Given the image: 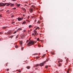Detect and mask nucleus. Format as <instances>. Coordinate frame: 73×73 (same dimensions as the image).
I'll return each mask as SVG.
<instances>
[{
	"mask_svg": "<svg viewBox=\"0 0 73 73\" xmlns=\"http://www.w3.org/2000/svg\"><path fill=\"white\" fill-rule=\"evenodd\" d=\"M35 44V43H34V42L33 41H32L31 40L29 42V43L28 44V45L29 46H31V45H33Z\"/></svg>",
	"mask_w": 73,
	"mask_h": 73,
	"instance_id": "f257e3e1",
	"label": "nucleus"
},
{
	"mask_svg": "<svg viewBox=\"0 0 73 73\" xmlns=\"http://www.w3.org/2000/svg\"><path fill=\"white\" fill-rule=\"evenodd\" d=\"M47 61H48V60H47L45 61L44 62H43V63H40V66H44V63H45V62H46Z\"/></svg>",
	"mask_w": 73,
	"mask_h": 73,
	"instance_id": "f03ea898",
	"label": "nucleus"
},
{
	"mask_svg": "<svg viewBox=\"0 0 73 73\" xmlns=\"http://www.w3.org/2000/svg\"><path fill=\"white\" fill-rule=\"evenodd\" d=\"M4 3H0V7H4Z\"/></svg>",
	"mask_w": 73,
	"mask_h": 73,
	"instance_id": "7ed1b4c3",
	"label": "nucleus"
},
{
	"mask_svg": "<svg viewBox=\"0 0 73 73\" xmlns=\"http://www.w3.org/2000/svg\"><path fill=\"white\" fill-rule=\"evenodd\" d=\"M11 4V3H4V6H5V5H6L7 6H9V5H10Z\"/></svg>",
	"mask_w": 73,
	"mask_h": 73,
	"instance_id": "20e7f679",
	"label": "nucleus"
},
{
	"mask_svg": "<svg viewBox=\"0 0 73 73\" xmlns=\"http://www.w3.org/2000/svg\"><path fill=\"white\" fill-rule=\"evenodd\" d=\"M11 33V31H9L7 33H5V35H10Z\"/></svg>",
	"mask_w": 73,
	"mask_h": 73,
	"instance_id": "39448f33",
	"label": "nucleus"
},
{
	"mask_svg": "<svg viewBox=\"0 0 73 73\" xmlns=\"http://www.w3.org/2000/svg\"><path fill=\"white\" fill-rule=\"evenodd\" d=\"M29 11L30 12H31V13H32V12H33V8H30L29 10Z\"/></svg>",
	"mask_w": 73,
	"mask_h": 73,
	"instance_id": "423d86ee",
	"label": "nucleus"
},
{
	"mask_svg": "<svg viewBox=\"0 0 73 73\" xmlns=\"http://www.w3.org/2000/svg\"><path fill=\"white\" fill-rule=\"evenodd\" d=\"M17 19L18 21H21V18H17Z\"/></svg>",
	"mask_w": 73,
	"mask_h": 73,
	"instance_id": "0eeeda50",
	"label": "nucleus"
},
{
	"mask_svg": "<svg viewBox=\"0 0 73 73\" xmlns=\"http://www.w3.org/2000/svg\"><path fill=\"white\" fill-rule=\"evenodd\" d=\"M45 54L43 55L42 57V58H43L45 56Z\"/></svg>",
	"mask_w": 73,
	"mask_h": 73,
	"instance_id": "6e6552de",
	"label": "nucleus"
},
{
	"mask_svg": "<svg viewBox=\"0 0 73 73\" xmlns=\"http://www.w3.org/2000/svg\"><path fill=\"white\" fill-rule=\"evenodd\" d=\"M20 44V45H22V44H23V41H21L20 42H19Z\"/></svg>",
	"mask_w": 73,
	"mask_h": 73,
	"instance_id": "1a4fd4ad",
	"label": "nucleus"
},
{
	"mask_svg": "<svg viewBox=\"0 0 73 73\" xmlns=\"http://www.w3.org/2000/svg\"><path fill=\"white\" fill-rule=\"evenodd\" d=\"M26 68L28 69H30V68H31V67H30V66H28Z\"/></svg>",
	"mask_w": 73,
	"mask_h": 73,
	"instance_id": "9d476101",
	"label": "nucleus"
},
{
	"mask_svg": "<svg viewBox=\"0 0 73 73\" xmlns=\"http://www.w3.org/2000/svg\"><path fill=\"white\" fill-rule=\"evenodd\" d=\"M21 36H22V37H25V34H23L22 35H21Z\"/></svg>",
	"mask_w": 73,
	"mask_h": 73,
	"instance_id": "9b49d317",
	"label": "nucleus"
},
{
	"mask_svg": "<svg viewBox=\"0 0 73 73\" xmlns=\"http://www.w3.org/2000/svg\"><path fill=\"white\" fill-rule=\"evenodd\" d=\"M59 61H60V62H62V60L60 59H59Z\"/></svg>",
	"mask_w": 73,
	"mask_h": 73,
	"instance_id": "f8f14e48",
	"label": "nucleus"
},
{
	"mask_svg": "<svg viewBox=\"0 0 73 73\" xmlns=\"http://www.w3.org/2000/svg\"><path fill=\"white\" fill-rule=\"evenodd\" d=\"M35 66L36 67H37V66H39V65L38 64H36L35 65Z\"/></svg>",
	"mask_w": 73,
	"mask_h": 73,
	"instance_id": "ddd939ff",
	"label": "nucleus"
},
{
	"mask_svg": "<svg viewBox=\"0 0 73 73\" xmlns=\"http://www.w3.org/2000/svg\"><path fill=\"white\" fill-rule=\"evenodd\" d=\"M23 9L24 10V12H26V10H25V8H23Z\"/></svg>",
	"mask_w": 73,
	"mask_h": 73,
	"instance_id": "4468645a",
	"label": "nucleus"
},
{
	"mask_svg": "<svg viewBox=\"0 0 73 73\" xmlns=\"http://www.w3.org/2000/svg\"><path fill=\"white\" fill-rule=\"evenodd\" d=\"M17 71H18V72H19V73H20V72H21V70H17Z\"/></svg>",
	"mask_w": 73,
	"mask_h": 73,
	"instance_id": "2eb2a0df",
	"label": "nucleus"
},
{
	"mask_svg": "<svg viewBox=\"0 0 73 73\" xmlns=\"http://www.w3.org/2000/svg\"><path fill=\"white\" fill-rule=\"evenodd\" d=\"M20 5H21L20 4H18L17 6V7H19L20 6Z\"/></svg>",
	"mask_w": 73,
	"mask_h": 73,
	"instance_id": "dca6fc26",
	"label": "nucleus"
},
{
	"mask_svg": "<svg viewBox=\"0 0 73 73\" xmlns=\"http://www.w3.org/2000/svg\"><path fill=\"white\" fill-rule=\"evenodd\" d=\"M34 33L35 34H36L37 31H35V30H34Z\"/></svg>",
	"mask_w": 73,
	"mask_h": 73,
	"instance_id": "f3484780",
	"label": "nucleus"
},
{
	"mask_svg": "<svg viewBox=\"0 0 73 73\" xmlns=\"http://www.w3.org/2000/svg\"><path fill=\"white\" fill-rule=\"evenodd\" d=\"M21 38L22 39H24V38H24L25 36H21Z\"/></svg>",
	"mask_w": 73,
	"mask_h": 73,
	"instance_id": "a211bd4d",
	"label": "nucleus"
},
{
	"mask_svg": "<svg viewBox=\"0 0 73 73\" xmlns=\"http://www.w3.org/2000/svg\"><path fill=\"white\" fill-rule=\"evenodd\" d=\"M14 4H11V5H10L11 7H13V6Z\"/></svg>",
	"mask_w": 73,
	"mask_h": 73,
	"instance_id": "6ab92c4d",
	"label": "nucleus"
},
{
	"mask_svg": "<svg viewBox=\"0 0 73 73\" xmlns=\"http://www.w3.org/2000/svg\"><path fill=\"white\" fill-rule=\"evenodd\" d=\"M26 22L25 21H24L23 22V23H22V24H25Z\"/></svg>",
	"mask_w": 73,
	"mask_h": 73,
	"instance_id": "aec40b11",
	"label": "nucleus"
},
{
	"mask_svg": "<svg viewBox=\"0 0 73 73\" xmlns=\"http://www.w3.org/2000/svg\"><path fill=\"white\" fill-rule=\"evenodd\" d=\"M32 7H33V8H35V6L34 5H32Z\"/></svg>",
	"mask_w": 73,
	"mask_h": 73,
	"instance_id": "412c9836",
	"label": "nucleus"
},
{
	"mask_svg": "<svg viewBox=\"0 0 73 73\" xmlns=\"http://www.w3.org/2000/svg\"><path fill=\"white\" fill-rule=\"evenodd\" d=\"M16 48H18V46L17 45H16L15 46Z\"/></svg>",
	"mask_w": 73,
	"mask_h": 73,
	"instance_id": "4be33fe9",
	"label": "nucleus"
},
{
	"mask_svg": "<svg viewBox=\"0 0 73 73\" xmlns=\"http://www.w3.org/2000/svg\"><path fill=\"white\" fill-rule=\"evenodd\" d=\"M61 63H59V66H61Z\"/></svg>",
	"mask_w": 73,
	"mask_h": 73,
	"instance_id": "5701e85b",
	"label": "nucleus"
},
{
	"mask_svg": "<svg viewBox=\"0 0 73 73\" xmlns=\"http://www.w3.org/2000/svg\"><path fill=\"white\" fill-rule=\"evenodd\" d=\"M51 53L52 54H55L53 52H51Z\"/></svg>",
	"mask_w": 73,
	"mask_h": 73,
	"instance_id": "b1692460",
	"label": "nucleus"
},
{
	"mask_svg": "<svg viewBox=\"0 0 73 73\" xmlns=\"http://www.w3.org/2000/svg\"><path fill=\"white\" fill-rule=\"evenodd\" d=\"M22 29L21 28H19L18 29V30L20 31V30H21Z\"/></svg>",
	"mask_w": 73,
	"mask_h": 73,
	"instance_id": "393cba45",
	"label": "nucleus"
},
{
	"mask_svg": "<svg viewBox=\"0 0 73 73\" xmlns=\"http://www.w3.org/2000/svg\"><path fill=\"white\" fill-rule=\"evenodd\" d=\"M18 36H19V35H18L16 37V39H17V38Z\"/></svg>",
	"mask_w": 73,
	"mask_h": 73,
	"instance_id": "a878e982",
	"label": "nucleus"
},
{
	"mask_svg": "<svg viewBox=\"0 0 73 73\" xmlns=\"http://www.w3.org/2000/svg\"><path fill=\"white\" fill-rule=\"evenodd\" d=\"M70 70V69L68 68V70L67 72V73H69V71Z\"/></svg>",
	"mask_w": 73,
	"mask_h": 73,
	"instance_id": "bb28decb",
	"label": "nucleus"
},
{
	"mask_svg": "<svg viewBox=\"0 0 73 73\" xmlns=\"http://www.w3.org/2000/svg\"><path fill=\"white\" fill-rule=\"evenodd\" d=\"M29 27L30 28H31V27H32V25H29Z\"/></svg>",
	"mask_w": 73,
	"mask_h": 73,
	"instance_id": "cd10ccee",
	"label": "nucleus"
},
{
	"mask_svg": "<svg viewBox=\"0 0 73 73\" xmlns=\"http://www.w3.org/2000/svg\"><path fill=\"white\" fill-rule=\"evenodd\" d=\"M0 17H3V16H2V14H1L0 15Z\"/></svg>",
	"mask_w": 73,
	"mask_h": 73,
	"instance_id": "c85d7f7f",
	"label": "nucleus"
},
{
	"mask_svg": "<svg viewBox=\"0 0 73 73\" xmlns=\"http://www.w3.org/2000/svg\"><path fill=\"white\" fill-rule=\"evenodd\" d=\"M48 66H46L45 67V68H46H46H48Z\"/></svg>",
	"mask_w": 73,
	"mask_h": 73,
	"instance_id": "c756f323",
	"label": "nucleus"
},
{
	"mask_svg": "<svg viewBox=\"0 0 73 73\" xmlns=\"http://www.w3.org/2000/svg\"><path fill=\"white\" fill-rule=\"evenodd\" d=\"M36 59H38V58H39V57H38V56H37V57H36Z\"/></svg>",
	"mask_w": 73,
	"mask_h": 73,
	"instance_id": "7c9ffc66",
	"label": "nucleus"
},
{
	"mask_svg": "<svg viewBox=\"0 0 73 73\" xmlns=\"http://www.w3.org/2000/svg\"><path fill=\"white\" fill-rule=\"evenodd\" d=\"M13 37V36H10L9 37H10V38H12V37Z\"/></svg>",
	"mask_w": 73,
	"mask_h": 73,
	"instance_id": "2f4dec72",
	"label": "nucleus"
},
{
	"mask_svg": "<svg viewBox=\"0 0 73 73\" xmlns=\"http://www.w3.org/2000/svg\"><path fill=\"white\" fill-rule=\"evenodd\" d=\"M7 28V27H3V28L4 29H5V28Z\"/></svg>",
	"mask_w": 73,
	"mask_h": 73,
	"instance_id": "473e14b6",
	"label": "nucleus"
},
{
	"mask_svg": "<svg viewBox=\"0 0 73 73\" xmlns=\"http://www.w3.org/2000/svg\"><path fill=\"white\" fill-rule=\"evenodd\" d=\"M38 23L39 24H40V21H38Z\"/></svg>",
	"mask_w": 73,
	"mask_h": 73,
	"instance_id": "72a5a7b5",
	"label": "nucleus"
},
{
	"mask_svg": "<svg viewBox=\"0 0 73 73\" xmlns=\"http://www.w3.org/2000/svg\"><path fill=\"white\" fill-rule=\"evenodd\" d=\"M16 33V31H15L13 33L14 34H15V33Z\"/></svg>",
	"mask_w": 73,
	"mask_h": 73,
	"instance_id": "f704fd0d",
	"label": "nucleus"
},
{
	"mask_svg": "<svg viewBox=\"0 0 73 73\" xmlns=\"http://www.w3.org/2000/svg\"><path fill=\"white\" fill-rule=\"evenodd\" d=\"M3 33L2 32H0V35H2L3 34Z\"/></svg>",
	"mask_w": 73,
	"mask_h": 73,
	"instance_id": "c9c22d12",
	"label": "nucleus"
},
{
	"mask_svg": "<svg viewBox=\"0 0 73 73\" xmlns=\"http://www.w3.org/2000/svg\"><path fill=\"white\" fill-rule=\"evenodd\" d=\"M37 29H40V28L38 27H37Z\"/></svg>",
	"mask_w": 73,
	"mask_h": 73,
	"instance_id": "e433bc0d",
	"label": "nucleus"
},
{
	"mask_svg": "<svg viewBox=\"0 0 73 73\" xmlns=\"http://www.w3.org/2000/svg\"><path fill=\"white\" fill-rule=\"evenodd\" d=\"M40 40V39H39V38H38L37 39V41H39Z\"/></svg>",
	"mask_w": 73,
	"mask_h": 73,
	"instance_id": "4c0bfd02",
	"label": "nucleus"
},
{
	"mask_svg": "<svg viewBox=\"0 0 73 73\" xmlns=\"http://www.w3.org/2000/svg\"><path fill=\"white\" fill-rule=\"evenodd\" d=\"M7 71H9V69H7Z\"/></svg>",
	"mask_w": 73,
	"mask_h": 73,
	"instance_id": "58836bf2",
	"label": "nucleus"
},
{
	"mask_svg": "<svg viewBox=\"0 0 73 73\" xmlns=\"http://www.w3.org/2000/svg\"><path fill=\"white\" fill-rule=\"evenodd\" d=\"M23 49H24V47H23V48H21V50H23Z\"/></svg>",
	"mask_w": 73,
	"mask_h": 73,
	"instance_id": "ea45409f",
	"label": "nucleus"
},
{
	"mask_svg": "<svg viewBox=\"0 0 73 73\" xmlns=\"http://www.w3.org/2000/svg\"><path fill=\"white\" fill-rule=\"evenodd\" d=\"M37 54L35 53V54H34V55H37Z\"/></svg>",
	"mask_w": 73,
	"mask_h": 73,
	"instance_id": "a19ab883",
	"label": "nucleus"
},
{
	"mask_svg": "<svg viewBox=\"0 0 73 73\" xmlns=\"http://www.w3.org/2000/svg\"><path fill=\"white\" fill-rule=\"evenodd\" d=\"M16 0H12V1H16Z\"/></svg>",
	"mask_w": 73,
	"mask_h": 73,
	"instance_id": "79ce46f5",
	"label": "nucleus"
},
{
	"mask_svg": "<svg viewBox=\"0 0 73 73\" xmlns=\"http://www.w3.org/2000/svg\"><path fill=\"white\" fill-rule=\"evenodd\" d=\"M16 9V7H15L14 8H13V9Z\"/></svg>",
	"mask_w": 73,
	"mask_h": 73,
	"instance_id": "37998d69",
	"label": "nucleus"
},
{
	"mask_svg": "<svg viewBox=\"0 0 73 73\" xmlns=\"http://www.w3.org/2000/svg\"><path fill=\"white\" fill-rule=\"evenodd\" d=\"M7 65H8V63H7V64H6V66H7Z\"/></svg>",
	"mask_w": 73,
	"mask_h": 73,
	"instance_id": "c03bdc74",
	"label": "nucleus"
},
{
	"mask_svg": "<svg viewBox=\"0 0 73 73\" xmlns=\"http://www.w3.org/2000/svg\"><path fill=\"white\" fill-rule=\"evenodd\" d=\"M14 16V15H12V16H11V17L12 18V17H13Z\"/></svg>",
	"mask_w": 73,
	"mask_h": 73,
	"instance_id": "a18cd8bd",
	"label": "nucleus"
},
{
	"mask_svg": "<svg viewBox=\"0 0 73 73\" xmlns=\"http://www.w3.org/2000/svg\"><path fill=\"white\" fill-rule=\"evenodd\" d=\"M28 41H29V40H27V42H28Z\"/></svg>",
	"mask_w": 73,
	"mask_h": 73,
	"instance_id": "49530a36",
	"label": "nucleus"
},
{
	"mask_svg": "<svg viewBox=\"0 0 73 73\" xmlns=\"http://www.w3.org/2000/svg\"><path fill=\"white\" fill-rule=\"evenodd\" d=\"M15 23V22H13L11 23V24H14Z\"/></svg>",
	"mask_w": 73,
	"mask_h": 73,
	"instance_id": "de8ad7c7",
	"label": "nucleus"
},
{
	"mask_svg": "<svg viewBox=\"0 0 73 73\" xmlns=\"http://www.w3.org/2000/svg\"><path fill=\"white\" fill-rule=\"evenodd\" d=\"M8 11H9V10H7V11H6V12H8Z\"/></svg>",
	"mask_w": 73,
	"mask_h": 73,
	"instance_id": "09e8293b",
	"label": "nucleus"
},
{
	"mask_svg": "<svg viewBox=\"0 0 73 73\" xmlns=\"http://www.w3.org/2000/svg\"><path fill=\"white\" fill-rule=\"evenodd\" d=\"M23 32H25V31H26V30H23Z\"/></svg>",
	"mask_w": 73,
	"mask_h": 73,
	"instance_id": "8fccbe9b",
	"label": "nucleus"
},
{
	"mask_svg": "<svg viewBox=\"0 0 73 73\" xmlns=\"http://www.w3.org/2000/svg\"><path fill=\"white\" fill-rule=\"evenodd\" d=\"M17 4H17V3H16V5H17Z\"/></svg>",
	"mask_w": 73,
	"mask_h": 73,
	"instance_id": "3c124183",
	"label": "nucleus"
},
{
	"mask_svg": "<svg viewBox=\"0 0 73 73\" xmlns=\"http://www.w3.org/2000/svg\"><path fill=\"white\" fill-rule=\"evenodd\" d=\"M68 59L66 60V61H68Z\"/></svg>",
	"mask_w": 73,
	"mask_h": 73,
	"instance_id": "603ef678",
	"label": "nucleus"
},
{
	"mask_svg": "<svg viewBox=\"0 0 73 73\" xmlns=\"http://www.w3.org/2000/svg\"><path fill=\"white\" fill-rule=\"evenodd\" d=\"M36 30H37V27H36V28L35 29Z\"/></svg>",
	"mask_w": 73,
	"mask_h": 73,
	"instance_id": "864d4df0",
	"label": "nucleus"
},
{
	"mask_svg": "<svg viewBox=\"0 0 73 73\" xmlns=\"http://www.w3.org/2000/svg\"><path fill=\"white\" fill-rule=\"evenodd\" d=\"M32 35H33V36H34V33H33V34H32Z\"/></svg>",
	"mask_w": 73,
	"mask_h": 73,
	"instance_id": "5fc2aeb1",
	"label": "nucleus"
},
{
	"mask_svg": "<svg viewBox=\"0 0 73 73\" xmlns=\"http://www.w3.org/2000/svg\"><path fill=\"white\" fill-rule=\"evenodd\" d=\"M29 17H29H29H27V18H28V19H29Z\"/></svg>",
	"mask_w": 73,
	"mask_h": 73,
	"instance_id": "6e6d98bb",
	"label": "nucleus"
},
{
	"mask_svg": "<svg viewBox=\"0 0 73 73\" xmlns=\"http://www.w3.org/2000/svg\"><path fill=\"white\" fill-rule=\"evenodd\" d=\"M25 6H26V7H27V5H25Z\"/></svg>",
	"mask_w": 73,
	"mask_h": 73,
	"instance_id": "4d7b16f0",
	"label": "nucleus"
},
{
	"mask_svg": "<svg viewBox=\"0 0 73 73\" xmlns=\"http://www.w3.org/2000/svg\"><path fill=\"white\" fill-rule=\"evenodd\" d=\"M25 3H28V2H25Z\"/></svg>",
	"mask_w": 73,
	"mask_h": 73,
	"instance_id": "13d9d810",
	"label": "nucleus"
},
{
	"mask_svg": "<svg viewBox=\"0 0 73 73\" xmlns=\"http://www.w3.org/2000/svg\"><path fill=\"white\" fill-rule=\"evenodd\" d=\"M28 22H29V23H30V21H28Z\"/></svg>",
	"mask_w": 73,
	"mask_h": 73,
	"instance_id": "bf43d9fd",
	"label": "nucleus"
},
{
	"mask_svg": "<svg viewBox=\"0 0 73 73\" xmlns=\"http://www.w3.org/2000/svg\"><path fill=\"white\" fill-rule=\"evenodd\" d=\"M58 63H60V61H58Z\"/></svg>",
	"mask_w": 73,
	"mask_h": 73,
	"instance_id": "052dcab7",
	"label": "nucleus"
},
{
	"mask_svg": "<svg viewBox=\"0 0 73 73\" xmlns=\"http://www.w3.org/2000/svg\"><path fill=\"white\" fill-rule=\"evenodd\" d=\"M37 35H38V34H36V36H37Z\"/></svg>",
	"mask_w": 73,
	"mask_h": 73,
	"instance_id": "680f3d73",
	"label": "nucleus"
},
{
	"mask_svg": "<svg viewBox=\"0 0 73 73\" xmlns=\"http://www.w3.org/2000/svg\"><path fill=\"white\" fill-rule=\"evenodd\" d=\"M3 11V10H1V11Z\"/></svg>",
	"mask_w": 73,
	"mask_h": 73,
	"instance_id": "e2e57ef3",
	"label": "nucleus"
},
{
	"mask_svg": "<svg viewBox=\"0 0 73 73\" xmlns=\"http://www.w3.org/2000/svg\"><path fill=\"white\" fill-rule=\"evenodd\" d=\"M35 69H37V68H35Z\"/></svg>",
	"mask_w": 73,
	"mask_h": 73,
	"instance_id": "0e129e2a",
	"label": "nucleus"
},
{
	"mask_svg": "<svg viewBox=\"0 0 73 73\" xmlns=\"http://www.w3.org/2000/svg\"><path fill=\"white\" fill-rule=\"evenodd\" d=\"M31 18H32V19L33 18V16L31 17Z\"/></svg>",
	"mask_w": 73,
	"mask_h": 73,
	"instance_id": "69168bd1",
	"label": "nucleus"
},
{
	"mask_svg": "<svg viewBox=\"0 0 73 73\" xmlns=\"http://www.w3.org/2000/svg\"><path fill=\"white\" fill-rule=\"evenodd\" d=\"M36 21L35 20V22H36Z\"/></svg>",
	"mask_w": 73,
	"mask_h": 73,
	"instance_id": "338daca9",
	"label": "nucleus"
},
{
	"mask_svg": "<svg viewBox=\"0 0 73 73\" xmlns=\"http://www.w3.org/2000/svg\"><path fill=\"white\" fill-rule=\"evenodd\" d=\"M35 28H36V27H34Z\"/></svg>",
	"mask_w": 73,
	"mask_h": 73,
	"instance_id": "774afa93",
	"label": "nucleus"
}]
</instances>
